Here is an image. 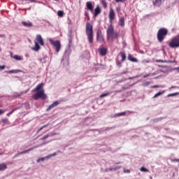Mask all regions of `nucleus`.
I'll list each match as a JSON object with an SVG mask.
<instances>
[{"mask_svg": "<svg viewBox=\"0 0 179 179\" xmlns=\"http://www.w3.org/2000/svg\"><path fill=\"white\" fill-rule=\"evenodd\" d=\"M69 43L68 48L66 49L64 52V55L63 56V58L62 59V64H63L64 66H68L69 65V55L71 52V43H72V40H69Z\"/></svg>", "mask_w": 179, "mask_h": 179, "instance_id": "1", "label": "nucleus"}, {"mask_svg": "<svg viewBox=\"0 0 179 179\" xmlns=\"http://www.w3.org/2000/svg\"><path fill=\"white\" fill-rule=\"evenodd\" d=\"M85 33L89 44H93V26L90 22L86 24Z\"/></svg>", "mask_w": 179, "mask_h": 179, "instance_id": "2", "label": "nucleus"}, {"mask_svg": "<svg viewBox=\"0 0 179 179\" xmlns=\"http://www.w3.org/2000/svg\"><path fill=\"white\" fill-rule=\"evenodd\" d=\"M106 37L107 40L109 38H118V33L114 31V27L113 24L108 25L107 29H106Z\"/></svg>", "mask_w": 179, "mask_h": 179, "instance_id": "3", "label": "nucleus"}, {"mask_svg": "<svg viewBox=\"0 0 179 179\" xmlns=\"http://www.w3.org/2000/svg\"><path fill=\"white\" fill-rule=\"evenodd\" d=\"M169 34V30L166 28H160L158 30L157 37V40L159 43H162L164 38H166V36Z\"/></svg>", "mask_w": 179, "mask_h": 179, "instance_id": "4", "label": "nucleus"}, {"mask_svg": "<svg viewBox=\"0 0 179 179\" xmlns=\"http://www.w3.org/2000/svg\"><path fill=\"white\" fill-rule=\"evenodd\" d=\"M169 45L171 48H179V34L173 37L169 42Z\"/></svg>", "mask_w": 179, "mask_h": 179, "instance_id": "5", "label": "nucleus"}, {"mask_svg": "<svg viewBox=\"0 0 179 179\" xmlns=\"http://www.w3.org/2000/svg\"><path fill=\"white\" fill-rule=\"evenodd\" d=\"M37 92L33 95V99L34 100H38V99H42V100H45L47 99V95L44 93V90H41L36 91Z\"/></svg>", "mask_w": 179, "mask_h": 179, "instance_id": "6", "label": "nucleus"}, {"mask_svg": "<svg viewBox=\"0 0 179 179\" xmlns=\"http://www.w3.org/2000/svg\"><path fill=\"white\" fill-rule=\"evenodd\" d=\"M49 41L52 45L55 46L56 52H59L61 50V42L59 41H54L52 38H50Z\"/></svg>", "mask_w": 179, "mask_h": 179, "instance_id": "7", "label": "nucleus"}, {"mask_svg": "<svg viewBox=\"0 0 179 179\" xmlns=\"http://www.w3.org/2000/svg\"><path fill=\"white\" fill-rule=\"evenodd\" d=\"M96 41L98 43H103L104 41V38L103 37V33L101 29H99L96 31Z\"/></svg>", "mask_w": 179, "mask_h": 179, "instance_id": "8", "label": "nucleus"}, {"mask_svg": "<svg viewBox=\"0 0 179 179\" xmlns=\"http://www.w3.org/2000/svg\"><path fill=\"white\" fill-rule=\"evenodd\" d=\"M61 104V101L57 100L53 102L52 104L49 105L46 111H50V110H52V108H55V107H58Z\"/></svg>", "mask_w": 179, "mask_h": 179, "instance_id": "9", "label": "nucleus"}, {"mask_svg": "<svg viewBox=\"0 0 179 179\" xmlns=\"http://www.w3.org/2000/svg\"><path fill=\"white\" fill-rule=\"evenodd\" d=\"M93 12H94V17H97V16H99V15L101 13V8H100V6L97 5Z\"/></svg>", "mask_w": 179, "mask_h": 179, "instance_id": "10", "label": "nucleus"}, {"mask_svg": "<svg viewBox=\"0 0 179 179\" xmlns=\"http://www.w3.org/2000/svg\"><path fill=\"white\" fill-rule=\"evenodd\" d=\"M94 7L93 6V3H92L91 1H87L86 3V9L87 10H90V12H92L93 13Z\"/></svg>", "mask_w": 179, "mask_h": 179, "instance_id": "11", "label": "nucleus"}, {"mask_svg": "<svg viewBox=\"0 0 179 179\" xmlns=\"http://www.w3.org/2000/svg\"><path fill=\"white\" fill-rule=\"evenodd\" d=\"M36 148L37 147L31 148L28 150L20 152L17 154H16L14 157H17V156H20V155H25V153H29V152H31V150H33V149H36Z\"/></svg>", "mask_w": 179, "mask_h": 179, "instance_id": "12", "label": "nucleus"}, {"mask_svg": "<svg viewBox=\"0 0 179 179\" xmlns=\"http://www.w3.org/2000/svg\"><path fill=\"white\" fill-rule=\"evenodd\" d=\"M55 135H57V134L53 133V132H50L48 134H46L45 136H44L43 137L41 138L40 141H45V139H48V138H51Z\"/></svg>", "mask_w": 179, "mask_h": 179, "instance_id": "13", "label": "nucleus"}, {"mask_svg": "<svg viewBox=\"0 0 179 179\" xmlns=\"http://www.w3.org/2000/svg\"><path fill=\"white\" fill-rule=\"evenodd\" d=\"M108 16H109V20L110 21L114 20V19H115V13H114V10L113 8L110 9Z\"/></svg>", "mask_w": 179, "mask_h": 179, "instance_id": "14", "label": "nucleus"}, {"mask_svg": "<svg viewBox=\"0 0 179 179\" xmlns=\"http://www.w3.org/2000/svg\"><path fill=\"white\" fill-rule=\"evenodd\" d=\"M43 86H44V83H43L38 84L34 90H32V92L34 93V92H38L41 90Z\"/></svg>", "mask_w": 179, "mask_h": 179, "instance_id": "15", "label": "nucleus"}, {"mask_svg": "<svg viewBox=\"0 0 179 179\" xmlns=\"http://www.w3.org/2000/svg\"><path fill=\"white\" fill-rule=\"evenodd\" d=\"M118 24L121 27H124V26H125V18L124 17H120V19L119 20Z\"/></svg>", "mask_w": 179, "mask_h": 179, "instance_id": "16", "label": "nucleus"}, {"mask_svg": "<svg viewBox=\"0 0 179 179\" xmlns=\"http://www.w3.org/2000/svg\"><path fill=\"white\" fill-rule=\"evenodd\" d=\"M22 24H23L24 27H33V23L29 21L28 22L23 21L22 22Z\"/></svg>", "mask_w": 179, "mask_h": 179, "instance_id": "17", "label": "nucleus"}, {"mask_svg": "<svg viewBox=\"0 0 179 179\" xmlns=\"http://www.w3.org/2000/svg\"><path fill=\"white\" fill-rule=\"evenodd\" d=\"M36 40L41 45H44V41L43 40V37H41V35H37Z\"/></svg>", "mask_w": 179, "mask_h": 179, "instance_id": "18", "label": "nucleus"}, {"mask_svg": "<svg viewBox=\"0 0 179 179\" xmlns=\"http://www.w3.org/2000/svg\"><path fill=\"white\" fill-rule=\"evenodd\" d=\"M99 54L102 55V57H104V55H107V48H101L99 49Z\"/></svg>", "mask_w": 179, "mask_h": 179, "instance_id": "19", "label": "nucleus"}, {"mask_svg": "<svg viewBox=\"0 0 179 179\" xmlns=\"http://www.w3.org/2000/svg\"><path fill=\"white\" fill-rule=\"evenodd\" d=\"M129 61H131V62H138V59L134 57L132 55L129 54L127 57Z\"/></svg>", "mask_w": 179, "mask_h": 179, "instance_id": "20", "label": "nucleus"}, {"mask_svg": "<svg viewBox=\"0 0 179 179\" xmlns=\"http://www.w3.org/2000/svg\"><path fill=\"white\" fill-rule=\"evenodd\" d=\"M6 169H8V166L6 165V164H0V171H3L6 170Z\"/></svg>", "mask_w": 179, "mask_h": 179, "instance_id": "21", "label": "nucleus"}, {"mask_svg": "<svg viewBox=\"0 0 179 179\" xmlns=\"http://www.w3.org/2000/svg\"><path fill=\"white\" fill-rule=\"evenodd\" d=\"M119 169H121V166H117L115 168H107L105 171L107 173L108 171H113V170H114V171L119 170Z\"/></svg>", "mask_w": 179, "mask_h": 179, "instance_id": "22", "label": "nucleus"}, {"mask_svg": "<svg viewBox=\"0 0 179 179\" xmlns=\"http://www.w3.org/2000/svg\"><path fill=\"white\" fill-rule=\"evenodd\" d=\"M154 6H160L162 5V0H153Z\"/></svg>", "mask_w": 179, "mask_h": 179, "instance_id": "23", "label": "nucleus"}, {"mask_svg": "<svg viewBox=\"0 0 179 179\" xmlns=\"http://www.w3.org/2000/svg\"><path fill=\"white\" fill-rule=\"evenodd\" d=\"M120 55L122 57V62H124V61H125V59H127V55L125 54V52H120Z\"/></svg>", "mask_w": 179, "mask_h": 179, "instance_id": "24", "label": "nucleus"}, {"mask_svg": "<svg viewBox=\"0 0 179 179\" xmlns=\"http://www.w3.org/2000/svg\"><path fill=\"white\" fill-rule=\"evenodd\" d=\"M32 50L34 51H38L40 50V45L37 42H35V47L32 48Z\"/></svg>", "mask_w": 179, "mask_h": 179, "instance_id": "25", "label": "nucleus"}, {"mask_svg": "<svg viewBox=\"0 0 179 179\" xmlns=\"http://www.w3.org/2000/svg\"><path fill=\"white\" fill-rule=\"evenodd\" d=\"M127 114V112H122L119 113H116L114 115V117H122Z\"/></svg>", "mask_w": 179, "mask_h": 179, "instance_id": "26", "label": "nucleus"}, {"mask_svg": "<svg viewBox=\"0 0 179 179\" xmlns=\"http://www.w3.org/2000/svg\"><path fill=\"white\" fill-rule=\"evenodd\" d=\"M20 72V70L15 69V70H10L7 71V73H19Z\"/></svg>", "mask_w": 179, "mask_h": 179, "instance_id": "27", "label": "nucleus"}, {"mask_svg": "<svg viewBox=\"0 0 179 179\" xmlns=\"http://www.w3.org/2000/svg\"><path fill=\"white\" fill-rule=\"evenodd\" d=\"M48 159V157H41V158H38L37 160H36V162L37 163H40V162H44V160H47Z\"/></svg>", "mask_w": 179, "mask_h": 179, "instance_id": "28", "label": "nucleus"}, {"mask_svg": "<svg viewBox=\"0 0 179 179\" xmlns=\"http://www.w3.org/2000/svg\"><path fill=\"white\" fill-rule=\"evenodd\" d=\"M13 58H14V59H15L16 61H22V59H23L22 58V57H20V56H19V55H14V56H13Z\"/></svg>", "mask_w": 179, "mask_h": 179, "instance_id": "29", "label": "nucleus"}, {"mask_svg": "<svg viewBox=\"0 0 179 179\" xmlns=\"http://www.w3.org/2000/svg\"><path fill=\"white\" fill-rule=\"evenodd\" d=\"M163 93H164V91L158 92L157 94H155V96H153V99H156V97H159V96H162Z\"/></svg>", "mask_w": 179, "mask_h": 179, "instance_id": "30", "label": "nucleus"}, {"mask_svg": "<svg viewBox=\"0 0 179 179\" xmlns=\"http://www.w3.org/2000/svg\"><path fill=\"white\" fill-rule=\"evenodd\" d=\"M47 59H48V57L45 56L43 58L41 59V62L42 64H45V62H47Z\"/></svg>", "mask_w": 179, "mask_h": 179, "instance_id": "31", "label": "nucleus"}, {"mask_svg": "<svg viewBox=\"0 0 179 179\" xmlns=\"http://www.w3.org/2000/svg\"><path fill=\"white\" fill-rule=\"evenodd\" d=\"M110 93L109 92H106V93H103V94H101L99 97L101 99H103V97H107V96H110Z\"/></svg>", "mask_w": 179, "mask_h": 179, "instance_id": "32", "label": "nucleus"}, {"mask_svg": "<svg viewBox=\"0 0 179 179\" xmlns=\"http://www.w3.org/2000/svg\"><path fill=\"white\" fill-rule=\"evenodd\" d=\"M57 15L59 17H64V12L62 10H58Z\"/></svg>", "mask_w": 179, "mask_h": 179, "instance_id": "33", "label": "nucleus"}, {"mask_svg": "<svg viewBox=\"0 0 179 179\" xmlns=\"http://www.w3.org/2000/svg\"><path fill=\"white\" fill-rule=\"evenodd\" d=\"M48 125H50V124L43 125L42 127H41V128L37 131V134H38V132H40L41 131H43V129H44V128H47V127H48Z\"/></svg>", "mask_w": 179, "mask_h": 179, "instance_id": "34", "label": "nucleus"}, {"mask_svg": "<svg viewBox=\"0 0 179 179\" xmlns=\"http://www.w3.org/2000/svg\"><path fill=\"white\" fill-rule=\"evenodd\" d=\"M140 170L141 171H143V173H148V172H149V169H146V168H145V167H141V169H140Z\"/></svg>", "mask_w": 179, "mask_h": 179, "instance_id": "35", "label": "nucleus"}, {"mask_svg": "<svg viewBox=\"0 0 179 179\" xmlns=\"http://www.w3.org/2000/svg\"><path fill=\"white\" fill-rule=\"evenodd\" d=\"M178 94H179V92H175V93L169 94H168V97H173V96H177Z\"/></svg>", "mask_w": 179, "mask_h": 179, "instance_id": "36", "label": "nucleus"}, {"mask_svg": "<svg viewBox=\"0 0 179 179\" xmlns=\"http://www.w3.org/2000/svg\"><path fill=\"white\" fill-rule=\"evenodd\" d=\"M149 85H150V81H147L145 82L142 84V86H143L144 87H146V86H149Z\"/></svg>", "mask_w": 179, "mask_h": 179, "instance_id": "37", "label": "nucleus"}, {"mask_svg": "<svg viewBox=\"0 0 179 179\" xmlns=\"http://www.w3.org/2000/svg\"><path fill=\"white\" fill-rule=\"evenodd\" d=\"M56 155H57V152H54L52 154L48 155L47 157L48 159H50V157H54V156H55Z\"/></svg>", "mask_w": 179, "mask_h": 179, "instance_id": "38", "label": "nucleus"}, {"mask_svg": "<svg viewBox=\"0 0 179 179\" xmlns=\"http://www.w3.org/2000/svg\"><path fill=\"white\" fill-rule=\"evenodd\" d=\"M101 3L103 8H107V2H106L105 1H101Z\"/></svg>", "mask_w": 179, "mask_h": 179, "instance_id": "39", "label": "nucleus"}, {"mask_svg": "<svg viewBox=\"0 0 179 179\" xmlns=\"http://www.w3.org/2000/svg\"><path fill=\"white\" fill-rule=\"evenodd\" d=\"M15 111H16V108L13 109V110H11L10 113H8L7 114V116L9 117V115H11V114H13V113H15Z\"/></svg>", "mask_w": 179, "mask_h": 179, "instance_id": "40", "label": "nucleus"}, {"mask_svg": "<svg viewBox=\"0 0 179 179\" xmlns=\"http://www.w3.org/2000/svg\"><path fill=\"white\" fill-rule=\"evenodd\" d=\"M1 121L4 123V124H7V122H9V120H8V118H3L1 120Z\"/></svg>", "mask_w": 179, "mask_h": 179, "instance_id": "41", "label": "nucleus"}, {"mask_svg": "<svg viewBox=\"0 0 179 179\" xmlns=\"http://www.w3.org/2000/svg\"><path fill=\"white\" fill-rule=\"evenodd\" d=\"M157 62H162V63H166L167 62V60H162V59H157Z\"/></svg>", "mask_w": 179, "mask_h": 179, "instance_id": "42", "label": "nucleus"}, {"mask_svg": "<svg viewBox=\"0 0 179 179\" xmlns=\"http://www.w3.org/2000/svg\"><path fill=\"white\" fill-rule=\"evenodd\" d=\"M171 162H172L173 163L177 162L178 163H179V159H173L171 160Z\"/></svg>", "mask_w": 179, "mask_h": 179, "instance_id": "43", "label": "nucleus"}, {"mask_svg": "<svg viewBox=\"0 0 179 179\" xmlns=\"http://www.w3.org/2000/svg\"><path fill=\"white\" fill-rule=\"evenodd\" d=\"M130 86H132V85H129V87H122V89H123V90H127L129 89Z\"/></svg>", "mask_w": 179, "mask_h": 179, "instance_id": "44", "label": "nucleus"}, {"mask_svg": "<svg viewBox=\"0 0 179 179\" xmlns=\"http://www.w3.org/2000/svg\"><path fill=\"white\" fill-rule=\"evenodd\" d=\"M149 61L148 60H143L142 61V64H149Z\"/></svg>", "mask_w": 179, "mask_h": 179, "instance_id": "45", "label": "nucleus"}, {"mask_svg": "<svg viewBox=\"0 0 179 179\" xmlns=\"http://www.w3.org/2000/svg\"><path fill=\"white\" fill-rule=\"evenodd\" d=\"M167 62H169V64H176V61H171V60H168Z\"/></svg>", "mask_w": 179, "mask_h": 179, "instance_id": "46", "label": "nucleus"}, {"mask_svg": "<svg viewBox=\"0 0 179 179\" xmlns=\"http://www.w3.org/2000/svg\"><path fill=\"white\" fill-rule=\"evenodd\" d=\"M150 87H151V89H156V88L159 87V85H152Z\"/></svg>", "mask_w": 179, "mask_h": 179, "instance_id": "47", "label": "nucleus"}, {"mask_svg": "<svg viewBox=\"0 0 179 179\" xmlns=\"http://www.w3.org/2000/svg\"><path fill=\"white\" fill-rule=\"evenodd\" d=\"M85 16H86L87 17H89V12L85 11Z\"/></svg>", "mask_w": 179, "mask_h": 179, "instance_id": "48", "label": "nucleus"}, {"mask_svg": "<svg viewBox=\"0 0 179 179\" xmlns=\"http://www.w3.org/2000/svg\"><path fill=\"white\" fill-rule=\"evenodd\" d=\"M0 69L1 71H3V69H5V65L0 66Z\"/></svg>", "mask_w": 179, "mask_h": 179, "instance_id": "49", "label": "nucleus"}, {"mask_svg": "<svg viewBox=\"0 0 179 179\" xmlns=\"http://www.w3.org/2000/svg\"><path fill=\"white\" fill-rule=\"evenodd\" d=\"M124 173H131V171L129 169H124Z\"/></svg>", "mask_w": 179, "mask_h": 179, "instance_id": "50", "label": "nucleus"}, {"mask_svg": "<svg viewBox=\"0 0 179 179\" xmlns=\"http://www.w3.org/2000/svg\"><path fill=\"white\" fill-rule=\"evenodd\" d=\"M117 66H121V62H116Z\"/></svg>", "mask_w": 179, "mask_h": 179, "instance_id": "51", "label": "nucleus"}, {"mask_svg": "<svg viewBox=\"0 0 179 179\" xmlns=\"http://www.w3.org/2000/svg\"><path fill=\"white\" fill-rule=\"evenodd\" d=\"M125 73H128V71H123L120 73V75H125Z\"/></svg>", "mask_w": 179, "mask_h": 179, "instance_id": "52", "label": "nucleus"}, {"mask_svg": "<svg viewBox=\"0 0 179 179\" xmlns=\"http://www.w3.org/2000/svg\"><path fill=\"white\" fill-rule=\"evenodd\" d=\"M5 37H6V36L5 34H0V38H5Z\"/></svg>", "mask_w": 179, "mask_h": 179, "instance_id": "53", "label": "nucleus"}, {"mask_svg": "<svg viewBox=\"0 0 179 179\" xmlns=\"http://www.w3.org/2000/svg\"><path fill=\"white\" fill-rule=\"evenodd\" d=\"M148 76H150V73L143 76L144 78H148Z\"/></svg>", "mask_w": 179, "mask_h": 179, "instance_id": "54", "label": "nucleus"}, {"mask_svg": "<svg viewBox=\"0 0 179 179\" xmlns=\"http://www.w3.org/2000/svg\"><path fill=\"white\" fill-rule=\"evenodd\" d=\"M1 114H3V110L2 109H0V115H1Z\"/></svg>", "mask_w": 179, "mask_h": 179, "instance_id": "55", "label": "nucleus"}, {"mask_svg": "<svg viewBox=\"0 0 179 179\" xmlns=\"http://www.w3.org/2000/svg\"><path fill=\"white\" fill-rule=\"evenodd\" d=\"M124 80H127V78H125L124 80H119V83H121V82H124Z\"/></svg>", "mask_w": 179, "mask_h": 179, "instance_id": "56", "label": "nucleus"}, {"mask_svg": "<svg viewBox=\"0 0 179 179\" xmlns=\"http://www.w3.org/2000/svg\"><path fill=\"white\" fill-rule=\"evenodd\" d=\"M16 96L17 97H20V96H22V94H17Z\"/></svg>", "mask_w": 179, "mask_h": 179, "instance_id": "57", "label": "nucleus"}, {"mask_svg": "<svg viewBox=\"0 0 179 179\" xmlns=\"http://www.w3.org/2000/svg\"><path fill=\"white\" fill-rule=\"evenodd\" d=\"M176 71H178V72H179V67H177L175 69Z\"/></svg>", "mask_w": 179, "mask_h": 179, "instance_id": "58", "label": "nucleus"}, {"mask_svg": "<svg viewBox=\"0 0 179 179\" xmlns=\"http://www.w3.org/2000/svg\"><path fill=\"white\" fill-rule=\"evenodd\" d=\"M134 79V77H129V80Z\"/></svg>", "mask_w": 179, "mask_h": 179, "instance_id": "59", "label": "nucleus"}, {"mask_svg": "<svg viewBox=\"0 0 179 179\" xmlns=\"http://www.w3.org/2000/svg\"><path fill=\"white\" fill-rule=\"evenodd\" d=\"M22 2H24V1H26V0H20Z\"/></svg>", "mask_w": 179, "mask_h": 179, "instance_id": "60", "label": "nucleus"}, {"mask_svg": "<svg viewBox=\"0 0 179 179\" xmlns=\"http://www.w3.org/2000/svg\"><path fill=\"white\" fill-rule=\"evenodd\" d=\"M2 155H3V153H0V156Z\"/></svg>", "mask_w": 179, "mask_h": 179, "instance_id": "61", "label": "nucleus"}, {"mask_svg": "<svg viewBox=\"0 0 179 179\" xmlns=\"http://www.w3.org/2000/svg\"><path fill=\"white\" fill-rule=\"evenodd\" d=\"M123 44H124V45H125V43H124V42H123Z\"/></svg>", "mask_w": 179, "mask_h": 179, "instance_id": "62", "label": "nucleus"}, {"mask_svg": "<svg viewBox=\"0 0 179 179\" xmlns=\"http://www.w3.org/2000/svg\"><path fill=\"white\" fill-rule=\"evenodd\" d=\"M55 1H58V0H55Z\"/></svg>", "mask_w": 179, "mask_h": 179, "instance_id": "63", "label": "nucleus"}]
</instances>
